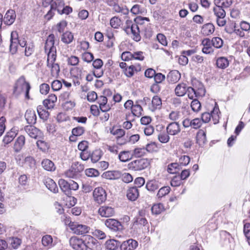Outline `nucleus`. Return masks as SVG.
I'll return each instance as SVG.
<instances>
[{
    "label": "nucleus",
    "instance_id": "1",
    "mask_svg": "<svg viewBox=\"0 0 250 250\" xmlns=\"http://www.w3.org/2000/svg\"><path fill=\"white\" fill-rule=\"evenodd\" d=\"M30 88L31 86L29 83L26 81L24 76H21L19 78L15 83L14 92L18 94L24 92L25 98L29 99V93Z\"/></svg>",
    "mask_w": 250,
    "mask_h": 250
},
{
    "label": "nucleus",
    "instance_id": "2",
    "mask_svg": "<svg viewBox=\"0 0 250 250\" xmlns=\"http://www.w3.org/2000/svg\"><path fill=\"white\" fill-rule=\"evenodd\" d=\"M213 102L214 103V106L212 107V109L211 110L210 113L206 112L202 113L201 118L203 122L205 123H208L211 118L214 124L218 123L220 119L219 113L220 112L217 103L215 102Z\"/></svg>",
    "mask_w": 250,
    "mask_h": 250
},
{
    "label": "nucleus",
    "instance_id": "3",
    "mask_svg": "<svg viewBox=\"0 0 250 250\" xmlns=\"http://www.w3.org/2000/svg\"><path fill=\"white\" fill-rule=\"evenodd\" d=\"M18 165L26 169L34 168L36 167V161L31 156H27L24 158L19 155L16 158Z\"/></svg>",
    "mask_w": 250,
    "mask_h": 250
},
{
    "label": "nucleus",
    "instance_id": "4",
    "mask_svg": "<svg viewBox=\"0 0 250 250\" xmlns=\"http://www.w3.org/2000/svg\"><path fill=\"white\" fill-rule=\"evenodd\" d=\"M149 166V162L146 159H140L130 162L128 164L129 169L135 171H140L146 168Z\"/></svg>",
    "mask_w": 250,
    "mask_h": 250
},
{
    "label": "nucleus",
    "instance_id": "5",
    "mask_svg": "<svg viewBox=\"0 0 250 250\" xmlns=\"http://www.w3.org/2000/svg\"><path fill=\"white\" fill-rule=\"evenodd\" d=\"M64 6V2L61 0H56L51 4L50 10L45 15V18L48 20L50 19L54 14V11H57L60 14Z\"/></svg>",
    "mask_w": 250,
    "mask_h": 250
},
{
    "label": "nucleus",
    "instance_id": "6",
    "mask_svg": "<svg viewBox=\"0 0 250 250\" xmlns=\"http://www.w3.org/2000/svg\"><path fill=\"white\" fill-rule=\"evenodd\" d=\"M70 227L73 232L78 235H84L89 232L90 227L77 223H72L70 224Z\"/></svg>",
    "mask_w": 250,
    "mask_h": 250
},
{
    "label": "nucleus",
    "instance_id": "7",
    "mask_svg": "<svg viewBox=\"0 0 250 250\" xmlns=\"http://www.w3.org/2000/svg\"><path fill=\"white\" fill-rule=\"evenodd\" d=\"M93 195L94 200L98 204H102L106 199V193L102 187H98L94 189Z\"/></svg>",
    "mask_w": 250,
    "mask_h": 250
},
{
    "label": "nucleus",
    "instance_id": "8",
    "mask_svg": "<svg viewBox=\"0 0 250 250\" xmlns=\"http://www.w3.org/2000/svg\"><path fill=\"white\" fill-rule=\"evenodd\" d=\"M125 31L127 34H129L130 33L132 35L131 38L135 41L139 42L141 40L140 31L137 24H132L131 27L128 26L126 27Z\"/></svg>",
    "mask_w": 250,
    "mask_h": 250
},
{
    "label": "nucleus",
    "instance_id": "9",
    "mask_svg": "<svg viewBox=\"0 0 250 250\" xmlns=\"http://www.w3.org/2000/svg\"><path fill=\"white\" fill-rule=\"evenodd\" d=\"M69 243L75 250H86L84 239L79 238L76 236L72 237L69 240Z\"/></svg>",
    "mask_w": 250,
    "mask_h": 250
},
{
    "label": "nucleus",
    "instance_id": "10",
    "mask_svg": "<svg viewBox=\"0 0 250 250\" xmlns=\"http://www.w3.org/2000/svg\"><path fill=\"white\" fill-rule=\"evenodd\" d=\"M86 250L89 249L91 250H99L101 246L99 242L94 237L90 235H86L84 237Z\"/></svg>",
    "mask_w": 250,
    "mask_h": 250
},
{
    "label": "nucleus",
    "instance_id": "11",
    "mask_svg": "<svg viewBox=\"0 0 250 250\" xmlns=\"http://www.w3.org/2000/svg\"><path fill=\"white\" fill-rule=\"evenodd\" d=\"M92 65L95 69L93 70L94 75L96 78H100L104 74V71L102 69L103 62L100 59H97L93 62Z\"/></svg>",
    "mask_w": 250,
    "mask_h": 250
},
{
    "label": "nucleus",
    "instance_id": "12",
    "mask_svg": "<svg viewBox=\"0 0 250 250\" xmlns=\"http://www.w3.org/2000/svg\"><path fill=\"white\" fill-rule=\"evenodd\" d=\"M166 130L167 134L170 135L175 136L181 132V127L178 122H174L168 124Z\"/></svg>",
    "mask_w": 250,
    "mask_h": 250
},
{
    "label": "nucleus",
    "instance_id": "13",
    "mask_svg": "<svg viewBox=\"0 0 250 250\" xmlns=\"http://www.w3.org/2000/svg\"><path fill=\"white\" fill-rule=\"evenodd\" d=\"M138 243L137 241L129 239L124 241L120 245L121 250H134L138 247Z\"/></svg>",
    "mask_w": 250,
    "mask_h": 250
},
{
    "label": "nucleus",
    "instance_id": "14",
    "mask_svg": "<svg viewBox=\"0 0 250 250\" xmlns=\"http://www.w3.org/2000/svg\"><path fill=\"white\" fill-rule=\"evenodd\" d=\"M18 37L16 31H12L11 33L10 51L12 54H14L17 51L18 46Z\"/></svg>",
    "mask_w": 250,
    "mask_h": 250
},
{
    "label": "nucleus",
    "instance_id": "15",
    "mask_svg": "<svg viewBox=\"0 0 250 250\" xmlns=\"http://www.w3.org/2000/svg\"><path fill=\"white\" fill-rule=\"evenodd\" d=\"M105 225L111 230L116 231L122 229L120 222L114 219H108L105 221Z\"/></svg>",
    "mask_w": 250,
    "mask_h": 250
},
{
    "label": "nucleus",
    "instance_id": "16",
    "mask_svg": "<svg viewBox=\"0 0 250 250\" xmlns=\"http://www.w3.org/2000/svg\"><path fill=\"white\" fill-rule=\"evenodd\" d=\"M98 213L102 217H109L114 214L115 211L111 207L104 206L99 208Z\"/></svg>",
    "mask_w": 250,
    "mask_h": 250
},
{
    "label": "nucleus",
    "instance_id": "17",
    "mask_svg": "<svg viewBox=\"0 0 250 250\" xmlns=\"http://www.w3.org/2000/svg\"><path fill=\"white\" fill-rule=\"evenodd\" d=\"M57 100V97L56 95L51 94L43 101V105L48 109H52L54 108Z\"/></svg>",
    "mask_w": 250,
    "mask_h": 250
},
{
    "label": "nucleus",
    "instance_id": "18",
    "mask_svg": "<svg viewBox=\"0 0 250 250\" xmlns=\"http://www.w3.org/2000/svg\"><path fill=\"white\" fill-rule=\"evenodd\" d=\"M16 17V15L15 11L13 10H9L6 12L4 17L3 21L4 24L10 25L14 22Z\"/></svg>",
    "mask_w": 250,
    "mask_h": 250
},
{
    "label": "nucleus",
    "instance_id": "19",
    "mask_svg": "<svg viewBox=\"0 0 250 250\" xmlns=\"http://www.w3.org/2000/svg\"><path fill=\"white\" fill-rule=\"evenodd\" d=\"M43 182L46 187L51 192L53 193L58 192V188L57 184L53 179L49 177H46L43 179Z\"/></svg>",
    "mask_w": 250,
    "mask_h": 250
},
{
    "label": "nucleus",
    "instance_id": "20",
    "mask_svg": "<svg viewBox=\"0 0 250 250\" xmlns=\"http://www.w3.org/2000/svg\"><path fill=\"white\" fill-rule=\"evenodd\" d=\"M97 99L100 108L102 112H107L110 109V105L107 104V99L106 97L101 96Z\"/></svg>",
    "mask_w": 250,
    "mask_h": 250
},
{
    "label": "nucleus",
    "instance_id": "21",
    "mask_svg": "<svg viewBox=\"0 0 250 250\" xmlns=\"http://www.w3.org/2000/svg\"><path fill=\"white\" fill-rule=\"evenodd\" d=\"M54 43L55 36L54 34H51L48 36L46 40L44 46V50L45 52H47L49 50H52L53 48L54 49H56L54 46Z\"/></svg>",
    "mask_w": 250,
    "mask_h": 250
},
{
    "label": "nucleus",
    "instance_id": "22",
    "mask_svg": "<svg viewBox=\"0 0 250 250\" xmlns=\"http://www.w3.org/2000/svg\"><path fill=\"white\" fill-rule=\"evenodd\" d=\"M24 116L28 124L33 125L36 123L37 116L34 110H27Z\"/></svg>",
    "mask_w": 250,
    "mask_h": 250
},
{
    "label": "nucleus",
    "instance_id": "23",
    "mask_svg": "<svg viewBox=\"0 0 250 250\" xmlns=\"http://www.w3.org/2000/svg\"><path fill=\"white\" fill-rule=\"evenodd\" d=\"M187 84L184 83H181L178 84L174 90L175 94L179 97L184 96L187 91Z\"/></svg>",
    "mask_w": 250,
    "mask_h": 250
},
{
    "label": "nucleus",
    "instance_id": "24",
    "mask_svg": "<svg viewBox=\"0 0 250 250\" xmlns=\"http://www.w3.org/2000/svg\"><path fill=\"white\" fill-rule=\"evenodd\" d=\"M202 44L204 46L202 48V52L206 54L212 53L214 50L212 48V45L210 40L209 39H205L202 42Z\"/></svg>",
    "mask_w": 250,
    "mask_h": 250
},
{
    "label": "nucleus",
    "instance_id": "25",
    "mask_svg": "<svg viewBox=\"0 0 250 250\" xmlns=\"http://www.w3.org/2000/svg\"><path fill=\"white\" fill-rule=\"evenodd\" d=\"M181 78V74L177 70H174L170 71L167 76L168 81L171 83H176Z\"/></svg>",
    "mask_w": 250,
    "mask_h": 250
},
{
    "label": "nucleus",
    "instance_id": "26",
    "mask_svg": "<svg viewBox=\"0 0 250 250\" xmlns=\"http://www.w3.org/2000/svg\"><path fill=\"white\" fill-rule=\"evenodd\" d=\"M127 198L131 201H135L139 196V192L138 188L135 187L130 188L127 191Z\"/></svg>",
    "mask_w": 250,
    "mask_h": 250
},
{
    "label": "nucleus",
    "instance_id": "27",
    "mask_svg": "<svg viewBox=\"0 0 250 250\" xmlns=\"http://www.w3.org/2000/svg\"><path fill=\"white\" fill-rule=\"evenodd\" d=\"M58 184L62 191L67 196L71 195V191L69 190V183L64 179H61L59 180Z\"/></svg>",
    "mask_w": 250,
    "mask_h": 250
},
{
    "label": "nucleus",
    "instance_id": "28",
    "mask_svg": "<svg viewBox=\"0 0 250 250\" xmlns=\"http://www.w3.org/2000/svg\"><path fill=\"white\" fill-rule=\"evenodd\" d=\"M25 132L28 135L33 138H37L40 133V130L33 125H27L24 127Z\"/></svg>",
    "mask_w": 250,
    "mask_h": 250
},
{
    "label": "nucleus",
    "instance_id": "29",
    "mask_svg": "<svg viewBox=\"0 0 250 250\" xmlns=\"http://www.w3.org/2000/svg\"><path fill=\"white\" fill-rule=\"evenodd\" d=\"M42 166L44 170L48 171H54L56 169L54 163L48 159H45L42 161Z\"/></svg>",
    "mask_w": 250,
    "mask_h": 250
},
{
    "label": "nucleus",
    "instance_id": "30",
    "mask_svg": "<svg viewBox=\"0 0 250 250\" xmlns=\"http://www.w3.org/2000/svg\"><path fill=\"white\" fill-rule=\"evenodd\" d=\"M103 175L106 179L115 180L121 177L122 173L119 170L108 171L104 172Z\"/></svg>",
    "mask_w": 250,
    "mask_h": 250
},
{
    "label": "nucleus",
    "instance_id": "31",
    "mask_svg": "<svg viewBox=\"0 0 250 250\" xmlns=\"http://www.w3.org/2000/svg\"><path fill=\"white\" fill-rule=\"evenodd\" d=\"M133 157V153L131 151H122L118 155V158L122 162H126Z\"/></svg>",
    "mask_w": 250,
    "mask_h": 250
},
{
    "label": "nucleus",
    "instance_id": "32",
    "mask_svg": "<svg viewBox=\"0 0 250 250\" xmlns=\"http://www.w3.org/2000/svg\"><path fill=\"white\" fill-rule=\"evenodd\" d=\"M214 25L211 23L204 24L201 29L202 33L205 36H208L212 34L214 31Z\"/></svg>",
    "mask_w": 250,
    "mask_h": 250
},
{
    "label": "nucleus",
    "instance_id": "33",
    "mask_svg": "<svg viewBox=\"0 0 250 250\" xmlns=\"http://www.w3.org/2000/svg\"><path fill=\"white\" fill-rule=\"evenodd\" d=\"M162 106V101L161 98L158 96H155L153 97L151 101V106L149 107L152 111L156 109H159Z\"/></svg>",
    "mask_w": 250,
    "mask_h": 250
},
{
    "label": "nucleus",
    "instance_id": "34",
    "mask_svg": "<svg viewBox=\"0 0 250 250\" xmlns=\"http://www.w3.org/2000/svg\"><path fill=\"white\" fill-rule=\"evenodd\" d=\"M25 144V137L23 135L20 136L16 140L14 149L16 152H19Z\"/></svg>",
    "mask_w": 250,
    "mask_h": 250
},
{
    "label": "nucleus",
    "instance_id": "35",
    "mask_svg": "<svg viewBox=\"0 0 250 250\" xmlns=\"http://www.w3.org/2000/svg\"><path fill=\"white\" fill-rule=\"evenodd\" d=\"M229 61L225 57H219L216 62V64L217 67L220 69H225L229 65Z\"/></svg>",
    "mask_w": 250,
    "mask_h": 250
},
{
    "label": "nucleus",
    "instance_id": "36",
    "mask_svg": "<svg viewBox=\"0 0 250 250\" xmlns=\"http://www.w3.org/2000/svg\"><path fill=\"white\" fill-rule=\"evenodd\" d=\"M73 34L69 31H66L62 33L61 36V41L65 44L70 43L73 40Z\"/></svg>",
    "mask_w": 250,
    "mask_h": 250
},
{
    "label": "nucleus",
    "instance_id": "37",
    "mask_svg": "<svg viewBox=\"0 0 250 250\" xmlns=\"http://www.w3.org/2000/svg\"><path fill=\"white\" fill-rule=\"evenodd\" d=\"M42 243L44 247L47 248H50L54 246L52 237L50 235H44L42 237Z\"/></svg>",
    "mask_w": 250,
    "mask_h": 250
},
{
    "label": "nucleus",
    "instance_id": "38",
    "mask_svg": "<svg viewBox=\"0 0 250 250\" xmlns=\"http://www.w3.org/2000/svg\"><path fill=\"white\" fill-rule=\"evenodd\" d=\"M182 169L179 164L177 163H173L169 164L167 167V171L170 174H175Z\"/></svg>",
    "mask_w": 250,
    "mask_h": 250
},
{
    "label": "nucleus",
    "instance_id": "39",
    "mask_svg": "<svg viewBox=\"0 0 250 250\" xmlns=\"http://www.w3.org/2000/svg\"><path fill=\"white\" fill-rule=\"evenodd\" d=\"M47 65H50V63L55 62L56 60V49L53 48L52 50H49L47 52Z\"/></svg>",
    "mask_w": 250,
    "mask_h": 250
},
{
    "label": "nucleus",
    "instance_id": "40",
    "mask_svg": "<svg viewBox=\"0 0 250 250\" xmlns=\"http://www.w3.org/2000/svg\"><path fill=\"white\" fill-rule=\"evenodd\" d=\"M146 187L148 190L154 191L160 187V185L158 181L156 180H151L147 182Z\"/></svg>",
    "mask_w": 250,
    "mask_h": 250
},
{
    "label": "nucleus",
    "instance_id": "41",
    "mask_svg": "<svg viewBox=\"0 0 250 250\" xmlns=\"http://www.w3.org/2000/svg\"><path fill=\"white\" fill-rule=\"evenodd\" d=\"M120 246V243L113 239L107 240L105 243L106 248L109 250H115Z\"/></svg>",
    "mask_w": 250,
    "mask_h": 250
},
{
    "label": "nucleus",
    "instance_id": "42",
    "mask_svg": "<svg viewBox=\"0 0 250 250\" xmlns=\"http://www.w3.org/2000/svg\"><path fill=\"white\" fill-rule=\"evenodd\" d=\"M16 135L17 133L15 132V131L11 129L10 131L7 132V134L4 136L3 139V143L5 144H9L13 140Z\"/></svg>",
    "mask_w": 250,
    "mask_h": 250
},
{
    "label": "nucleus",
    "instance_id": "43",
    "mask_svg": "<svg viewBox=\"0 0 250 250\" xmlns=\"http://www.w3.org/2000/svg\"><path fill=\"white\" fill-rule=\"evenodd\" d=\"M232 3V0H214V4L216 6H219L224 8L229 7Z\"/></svg>",
    "mask_w": 250,
    "mask_h": 250
},
{
    "label": "nucleus",
    "instance_id": "44",
    "mask_svg": "<svg viewBox=\"0 0 250 250\" xmlns=\"http://www.w3.org/2000/svg\"><path fill=\"white\" fill-rule=\"evenodd\" d=\"M206 142V132L202 130H200L197 134V142L200 145H201L205 144Z\"/></svg>",
    "mask_w": 250,
    "mask_h": 250
},
{
    "label": "nucleus",
    "instance_id": "45",
    "mask_svg": "<svg viewBox=\"0 0 250 250\" xmlns=\"http://www.w3.org/2000/svg\"><path fill=\"white\" fill-rule=\"evenodd\" d=\"M102 152L100 149H96L91 153V160L92 163H97L101 158Z\"/></svg>",
    "mask_w": 250,
    "mask_h": 250
},
{
    "label": "nucleus",
    "instance_id": "46",
    "mask_svg": "<svg viewBox=\"0 0 250 250\" xmlns=\"http://www.w3.org/2000/svg\"><path fill=\"white\" fill-rule=\"evenodd\" d=\"M110 133L113 135L115 136L117 139V138L123 137L125 135V132L123 129H115L113 127L110 129Z\"/></svg>",
    "mask_w": 250,
    "mask_h": 250
},
{
    "label": "nucleus",
    "instance_id": "47",
    "mask_svg": "<svg viewBox=\"0 0 250 250\" xmlns=\"http://www.w3.org/2000/svg\"><path fill=\"white\" fill-rule=\"evenodd\" d=\"M213 12L215 15L218 18H225L226 16V12L224 8L219 6H216L213 8Z\"/></svg>",
    "mask_w": 250,
    "mask_h": 250
},
{
    "label": "nucleus",
    "instance_id": "48",
    "mask_svg": "<svg viewBox=\"0 0 250 250\" xmlns=\"http://www.w3.org/2000/svg\"><path fill=\"white\" fill-rule=\"evenodd\" d=\"M164 210V207L161 203L154 204L151 208L152 213L158 215Z\"/></svg>",
    "mask_w": 250,
    "mask_h": 250
},
{
    "label": "nucleus",
    "instance_id": "49",
    "mask_svg": "<svg viewBox=\"0 0 250 250\" xmlns=\"http://www.w3.org/2000/svg\"><path fill=\"white\" fill-rule=\"evenodd\" d=\"M47 67L51 68V73L53 76H57L60 72V66L58 63H52L50 65H47Z\"/></svg>",
    "mask_w": 250,
    "mask_h": 250
},
{
    "label": "nucleus",
    "instance_id": "50",
    "mask_svg": "<svg viewBox=\"0 0 250 250\" xmlns=\"http://www.w3.org/2000/svg\"><path fill=\"white\" fill-rule=\"evenodd\" d=\"M37 111L40 117L43 120H46L48 118V112L44 110L42 105L37 107Z\"/></svg>",
    "mask_w": 250,
    "mask_h": 250
},
{
    "label": "nucleus",
    "instance_id": "51",
    "mask_svg": "<svg viewBox=\"0 0 250 250\" xmlns=\"http://www.w3.org/2000/svg\"><path fill=\"white\" fill-rule=\"evenodd\" d=\"M243 233L247 239L249 245H250V224L244 221Z\"/></svg>",
    "mask_w": 250,
    "mask_h": 250
},
{
    "label": "nucleus",
    "instance_id": "52",
    "mask_svg": "<svg viewBox=\"0 0 250 250\" xmlns=\"http://www.w3.org/2000/svg\"><path fill=\"white\" fill-rule=\"evenodd\" d=\"M34 45L33 42H28V44L25 47L24 55L27 57L30 56L34 52Z\"/></svg>",
    "mask_w": 250,
    "mask_h": 250
},
{
    "label": "nucleus",
    "instance_id": "53",
    "mask_svg": "<svg viewBox=\"0 0 250 250\" xmlns=\"http://www.w3.org/2000/svg\"><path fill=\"white\" fill-rule=\"evenodd\" d=\"M170 191V188L168 186L163 187L161 188L158 191L157 196L158 198H161L166 196Z\"/></svg>",
    "mask_w": 250,
    "mask_h": 250
},
{
    "label": "nucleus",
    "instance_id": "54",
    "mask_svg": "<svg viewBox=\"0 0 250 250\" xmlns=\"http://www.w3.org/2000/svg\"><path fill=\"white\" fill-rule=\"evenodd\" d=\"M212 45L216 48H220L223 44V41L219 37H214L210 40Z\"/></svg>",
    "mask_w": 250,
    "mask_h": 250
},
{
    "label": "nucleus",
    "instance_id": "55",
    "mask_svg": "<svg viewBox=\"0 0 250 250\" xmlns=\"http://www.w3.org/2000/svg\"><path fill=\"white\" fill-rule=\"evenodd\" d=\"M144 213V211L141 210L139 211V216L137 217L136 223L137 224H140L143 225V226H145L147 224V220L143 217V214Z\"/></svg>",
    "mask_w": 250,
    "mask_h": 250
},
{
    "label": "nucleus",
    "instance_id": "56",
    "mask_svg": "<svg viewBox=\"0 0 250 250\" xmlns=\"http://www.w3.org/2000/svg\"><path fill=\"white\" fill-rule=\"evenodd\" d=\"M142 111L143 108L142 106L139 104H134V106L131 109V112L133 115L138 117L142 115Z\"/></svg>",
    "mask_w": 250,
    "mask_h": 250
},
{
    "label": "nucleus",
    "instance_id": "57",
    "mask_svg": "<svg viewBox=\"0 0 250 250\" xmlns=\"http://www.w3.org/2000/svg\"><path fill=\"white\" fill-rule=\"evenodd\" d=\"M67 25V23L65 21H62L56 25V28L59 33H64L65 28Z\"/></svg>",
    "mask_w": 250,
    "mask_h": 250
},
{
    "label": "nucleus",
    "instance_id": "58",
    "mask_svg": "<svg viewBox=\"0 0 250 250\" xmlns=\"http://www.w3.org/2000/svg\"><path fill=\"white\" fill-rule=\"evenodd\" d=\"M169 135L168 134L165 132L160 133L158 136L159 141L162 143H167L170 139Z\"/></svg>",
    "mask_w": 250,
    "mask_h": 250
},
{
    "label": "nucleus",
    "instance_id": "59",
    "mask_svg": "<svg viewBox=\"0 0 250 250\" xmlns=\"http://www.w3.org/2000/svg\"><path fill=\"white\" fill-rule=\"evenodd\" d=\"M84 172L86 176L91 177H97L100 174L97 169L92 168L85 169Z\"/></svg>",
    "mask_w": 250,
    "mask_h": 250
},
{
    "label": "nucleus",
    "instance_id": "60",
    "mask_svg": "<svg viewBox=\"0 0 250 250\" xmlns=\"http://www.w3.org/2000/svg\"><path fill=\"white\" fill-rule=\"evenodd\" d=\"M191 107L194 112H198L201 107V104L200 102L197 99H193L191 103Z\"/></svg>",
    "mask_w": 250,
    "mask_h": 250
},
{
    "label": "nucleus",
    "instance_id": "61",
    "mask_svg": "<svg viewBox=\"0 0 250 250\" xmlns=\"http://www.w3.org/2000/svg\"><path fill=\"white\" fill-rule=\"evenodd\" d=\"M64 175L66 177L74 179L78 176V174L74 171L73 167H72L64 172Z\"/></svg>",
    "mask_w": 250,
    "mask_h": 250
},
{
    "label": "nucleus",
    "instance_id": "62",
    "mask_svg": "<svg viewBox=\"0 0 250 250\" xmlns=\"http://www.w3.org/2000/svg\"><path fill=\"white\" fill-rule=\"evenodd\" d=\"M120 19L117 17L112 18L110 21V24L111 26L115 29L118 28L120 26Z\"/></svg>",
    "mask_w": 250,
    "mask_h": 250
},
{
    "label": "nucleus",
    "instance_id": "63",
    "mask_svg": "<svg viewBox=\"0 0 250 250\" xmlns=\"http://www.w3.org/2000/svg\"><path fill=\"white\" fill-rule=\"evenodd\" d=\"M241 29L246 33V37H249V30H250V24L245 21H241L240 23Z\"/></svg>",
    "mask_w": 250,
    "mask_h": 250
},
{
    "label": "nucleus",
    "instance_id": "64",
    "mask_svg": "<svg viewBox=\"0 0 250 250\" xmlns=\"http://www.w3.org/2000/svg\"><path fill=\"white\" fill-rule=\"evenodd\" d=\"M73 167L74 171L79 175V173L84 169V166L78 162L73 163L71 166Z\"/></svg>",
    "mask_w": 250,
    "mask_h": 250
}]
</instances>
